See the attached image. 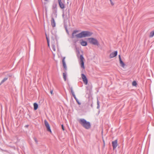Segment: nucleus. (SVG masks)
I'll list each match as a JSON object with an SVG mask.
<instances>
[{
    "mask_svg": "<svg viewBox=\"0 0 154 154\" xmlns=\"http://www.w3.org/2000/svg\"><path fill=\"white\" fill-rule=\"evenodd\" d=\"M80 32L78 30H75L73 31L72 34V38H81L90 36L92 33L88 31H83L78 34L77 33Z\"/></svg>",
    "mask_w": 154,
    "mask_h": 154,
    "instance_id": "f257e3e1",
    "label": "nucleus"
},
{
    "mask_svg": "<svg viewBox=\"0 0 154 154\" xmlns=\"http://www.w3.org/2000/svg\"><path fill=\"white\" fill-rule=\"evenodd\" d=\"M51 47L54 52L57 51L58 50V45L57 41L55 37L51 38Z\"/></svg>",
    "mask_w": 154,
    "mask_h": 154,
    "instance_id": "f03ea898",
    "label": "nucleus"
},
{
    "mask_svg": "<svg viewBox=\"0 0 154 154\" xmlns=\"http://www.w3.org/2000/svg\"><path fill=\"white\" fill-rule=\"evenodd\" d=\"M79 123L85 129H88L91 127L90 123L83 119H80L79 120Z\"/></svg>",
    "mask_w": 154,
    "mask_h": 154,
    "instance_id": "7ed1b4c3",
    "label": "nucleus"
},
{
    "mask_svg": "<svg viewBox=\"0 0 154 154\" xmlns=\"http://www.w3.org/2000/svg\"><path fill=\"white\" fill-rule=\"evenodd\" d=\"M88 39L90 43L95 45H99L97 39L93 38H88Z\"/></svg>",
    "mask_w": 154,
    "mask_h": 154,
    "instance_id": "20e7f679",
    "label": "nucleus"
},
{
    "mask_svg": "<svg viewBox=\"0 0 154 154\" xmlns=\"http://www.w3.org/2000/svg\"><path fill=\"white\" fill-rule=\"evenodd\" d=\"M80 63L81 67L83 69H85V67L84 66V60L85 59L83 57V55H81L80 56Z\"/></svg>",
    "mask_w": 154,
    "mask_h": 154,
    "instance_id": "39448f33",
    "label": "nucleus"
},
{
    "mask_svg": "<svg viewBox=\"0 0 154 154\" xmlns=\"http://www.w3.org/2000/svg\"><path fill=\"white\" fill-rule=\"evenodd\" d=\"M58 1L60 8L62 9H64L65 8V0H58Z\"/></svg>",
    "mask_w": 154,
    "mask_h": 154,
    "instance_id": "423d86ee",
    "label": "nucleus"
},
{
    "mask_svg": "<svg viewBox=\"0 0 154 154\" xmlns=\"http://www.w3.org/2000/svg\"><path fill=\"white\" fill-rule=\"evenodd\" d=\"M81 76L84 82L85 85H87L88 84V82L87 79L86 78L85 75L84 74H82L81 75Z\"/></svg>",
    "mask_w": 154,
    "mask_h": 154,
    "instance_id": "0eeeda50",
    "label": "nucleus"
},
{
    "mask_svg": "<svg viewBox=\"0 0 154 154\" xmlns=\"http://www.w3.org/2000/svg\"><path fill=\"white\" fill-rule=\"evenodd\" d=\"M44 122H45V125L48 131H49L51 133V129H50V125H49L48 123L47 122V121L46 120H45Z\"/></svg>",
    "mask_w": 154,
    "mask_h": 154,
    "instance_id": "6e6552de",
    "label": "nucleus"
},
{
    "mask_svg": "<svg viewBox=\"0 0 154 154\" xmlns=\"http://www.w3.org/2000/svg\"><path fill=\"white\" fill-rule=\"evenodd\" d=\"M117 51H115L111 53L109 55L110 58H112L116 56L117 55Z\"/></svg>",
    "mask_w": 154,
    "mask_h": 154,
    "instance_id": "1a4fd4ad",
    "label": "nucleus"
},
{
    "mask_svg": "<svg viewBox=\"0 0 154 154\" xmlns=\"http://www.w3.org/2000/svg\"><path fill=\"white\" fill-rule=\"evenodd\" d=\"M119 63L120 64L121 66L123 68H124L125 67V64L123 62V61L122 60L120 55H119Z\"/></svg>",
    "mask_w": 154,
    "mask_h": 154,
    "instance_id": "9d476101",
    "label": "nucleus"
},
{
    "mask_svg": "<svg viewBox=\"0 0 154 154\" xmlns=\"http://www.w3.org/2000/svg\"><path fill=\"white\" fill-rule=\"evenodd\" d=\"M112 146L113 149H115L117 147L118 145L117 140L113 141L112 142Z\"/></svg>",
    "mask_w": 154,
    "mask_h": 154,
    "instance_id": "9b49d317",
    "label": "nucleus"
},
{
    "mask_svg": "<svg viewBox=\"0 0 154 154\" xmlns=\"http://www.w3.org/2000/svg\"><path fill=\"white\" fill-rule=\"evenodd\" d=\"M80 44L83 46H86L87 45V42L83 40L80 41Z\"/></svg>",
    "mask_w": 154,
    "mask_h": 154,
    "instance_id": "f8f14e48",
    "label": "nucleus"
},
{
    "mask_svg": "<svg viewBox=\"0 0 154 154\" xmlns=\"http://www.w3.org/2000/svg\"><path fill=\"white\" fill-rule=\"evenodd\" d=\"M51 24L53 27H54L56 26V23L54 18H52L51 21Z\"/></svg>",
    "mask_w": 154,
    "mask_h": 154,
    "instance_id": "ddd939ff",
    "label": "nucleus"
},
{
    "mask_svg": "<svg viewBox=\"0 0 154 154\" xmlns=\"http://www.w3.org/2000/svg\"><path fill=\"white\" fill-rule=\"evenodd\" d=\"M53 9L54 11L56 13L57 11V5L56 4L53 5Z\"/></svg>",
    "mask_w": 154,
    "mask_h": 154,
    "instance_id": "4468645a",
    "label": "nucleus"
},
{
    "mask_svg": "<svg viewBox=\"0 0 154 154\" xmlns=\"http://www.w3.org/2000/svg\"><path fill=\"white\" fill-rule=\"evenodd\" d=\"M65 57H63V60H62V62H63V65L64 68L65 69H66V63H65Z\"/></svg>",
    "mask_w": 154,
    "mask_h": 154,
    "instance_id": "2eb2a0df",
    "label": "nucleus"
},
{
    "mask_svg": "<svg viewBox=\"0 0 154 154\" xmlns=\"http://www.w3.org/2000/svg\"><path fill=\"white\" fill-rule=\"evenodd\" d=\"M34 109L35 110H36L37 109L38 107V104L36 103H34L33 104Z\"/></svg>",
    "mask_w": 154,
    "mask_h": 154,
    "instance_id": "dca6fc26",
    "label": "nucleus"
},
{
    "mask_svg": "<svg viewBox=\"0 0 154 154\" xmlns=\"http://www.w3.org/2000/svg\"><path fill=\"white\" fill-rule=\"evenodd\" d=\"M154 35V31L151 32L149 34V37H152Z\"/></svg>",
    "mask_w": 154,
    "mask_h": 154,
    "instance_id": "f3484780",
    "label": "nucleus"
},
{
    "mask_svg": "<svg viewBox=\"0 0 154 154\" xmlns=\"http://www.w3.org/2000/svg\"><path fill=\"white\" fill-rule=\"evenodd\" d=\"M8 79V78H5L3 79L2 81L0 84H2L3 83L5 82Z\"/></svg>",
    "mask_w": 154,
    "mask_h": 154,
    "instance_id": "a211bd4d",
    "label": "nucleus"
},
{
    "mask_svg": "<svg viewBox=\"0 0 154 154\" xmlns=\"http://www.w3.org/2000/svg\"><path fill=\"white\" fill-rule=\"evenodd\" d=\"M63 77L65 81L66 80V75L65 73H63Z\"/></svg>",
    "mask_w": 154,
    "mask_h": 154,
    "instance_id": "6ab92c4d",
    "label": "nucleus"
},
{
    "mask_svg": "<svg viewBox=\"0 0 154 154\" xmlns=\"http://www.w3.org/2000/svg\"><path fill=\"white\" fill-rule=\"evenodd\" d=\"M71 93H72V95L74 97V98L75 99H76V97H75V94L74 93V91H73L72 90V89L71 90Z\"/></svg>",
    "mask_w": 154,
    "mask_h": 154,
    "instance_id": "aec40b11",
    "label": "nucleus"
},
{
    "mask_svg": "<svg viewBox=\"0 0 154 154\" xmlns=\"http://www.w3.org/2000/svg\"><path fill=\"white\" fill-rule=\"evenodd\" d=\"M46 38L47 41L48 46L49 47V46H50V45H49V39L48 38V37L46 35Z\"/></svg>",
    "mask_w": 154,
    "mask_h": 154,
    "instance_id": "412c9836",
    "label": "nucleus"
},
{
    "mask_svg": "<svg viewBox=\"0 0 154 154\" xmlns=\"http://www.w3.org/2000/svg\"><path fill=\"white\" fill-rule=\"evenodd\" d=\"M132 85L133 86H136L137 85L136 81H134L132 82Z\"/></svg>",
    "mask_w": 154,
    "mask_h": 154,
    "instance_id": "4be33fe9",
    "label": "nucleus"
},
{
    "mask_svg": "<svg viewBox=\"0 0 154 154\" xmlns=\"http://www.w3.org/2000/svg\"><path fill=\"white\" fill-rule=\"evenodd\" d=\"M110 3H111V4L112 5H114V3H113L112 2V0H110Z\"/></svg>",
    "mask_w": 154,
    "mask_h": 154,
    "instance_id": "5701e85b",
    "label": "nucleus"
},
{
    "mask_svg": "<svg viewBox=\"0 0 154 154\" xmlns=\"http://www.w3.org/2000/svg\"><path fill=\"white\" fill-rule=\"evenodd\" d=\"M62 128L63 130V131H64V126H63V125H62Z\"/></svg>",
    "mask_w": 154,
    "mask_h": 154,
    "instance_id": "b1692460",
    "label": "nucleus"
},
{
    "mask_svg": "<svg viewBox=\"0 0 154 154\" xmlns=\"http://www.w3.org/2000/svg\"><path fill=\"white\" fill-rule=\"evenodd\" d=\"M35 142L36 143H37V142H38V141L37 140V139H35Z\"/></svg>",
    "mask_w": 154,
    "mask_h": 154,
    "instance_id": "393cba45",
    "label": "nucleus"
},
{
    "mask_svg": "<svg viewBox=\"0 0 154 154\" xmlns=\"http://www.w3.org/2000/svg\"><path fill=\"white\" fill-rule=\"evenodd\" d=\"M53 91H52V90H51V91H50V93H51V94H53Z\"/></svg>",
    "mask_w": 154,
    "mask_h": 154,
    "instance_id": "a878e982",
    "label": "nucleus"
},
{
    "mask_svg": "<svg viewBox=\"0 0 154 154\" xmlns=\"http://www.w3.org/2000/svg\"><path fill=\"white\" fill-rule=\"evenodd\" d=\"M98 102H99V101H97V103H98Z\"/></svg>",
    "mask_w": 154,
    "mask_h": 154,
    "instance_id": "bb28decb",
    "label": "nucleus"
}]
</instances>
